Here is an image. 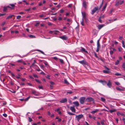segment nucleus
<instances>
[{
    "mask_svg": "<svg viewBox=\"0 0 125 125\" xmlns=\"http://www.w3.org/2000/svg\"><path fill=\"white\" fill-rule=\"evenodd\" d=\"M83 115L82 114L79 115H76L75 117L77 118L78 121H79L80 119H81L83 117Z\"/></svg>",
    "mask_w": 125,
    "mask_h": 125,
    "instance_id": "obj_3",
    "label": "nucleus"
},
{
    "mask_svg": "<svg viewBox=\"0 0 125 125\" xmlns=\"http://www.w3.org/2000/svg\"><path fill=\"white\" fill-rule=\"evenodd\" d=\"M113 9H111L110 10V11L109 12V14L110 15H112V12L113 11Z\"/></svg>",
    "mask_w": 125,
    "mask_h": 125,
    "instance_id": "obj_25",
    "label": "nucleus"
},
{
    "mask_svg": "<svg viewBox=\"0 0 125 125\" xmlns=\"http://www.w3.org/2000/svg\"><path fill=\"white\" fill-rule=\"evenodd\" d=\"M38 87L40 89H43V87L42 86H38Z\"/></svg>",
    "mask_w": 125,
    "mask_h": 125,
    "instance_id": "obj_44",
    "label": "nucleus"
},
{
    "mask_svg": "<svg viewBox=\"0 0 125 125\" xmlns=\"http://www.w3.org/2000/svg\"><path fill=\"white\" fill-rule=\"evenodd\" d=\"M122 67L123 68H124V70H125V63L124 62L123 63Z\"/></svg>",
    "mask_w": 125,
    "mask_h": 125,
    "instance_id": "obj_28",
    "label": "nucleus"
},
{
    "mask_svg": "<svg viewBox=\"0 0 125 125\" xmlns=\"http://www.w3.org/2000/svg\"><path fill=\"white\" fill-rule=\"evenodd\" d=\"M116 110L115 109H113L112 110H110L109 111L111 113H112L113 112H114L116 111Z\"/></svg>",
    "mask_w": 125,
    "mask_h": 125,
    "instance_id": "obj_22",
    "label": "nucleus"
},
{
    "mask_svg": "<svg viewBox=\"0 0 125 125\" xmlns=\"http://www.w3.org/2000/svg\"><path fill=\"white\" fill-rule=\"evenodd\" d=\"M106 69L107 70H104L103 71V72L104 73H110L109 69L108 68L106 67Z\"/></svg>",
    "mask_w": 125,
    "mask_h": 125,
    "instance_id": "obj_7",
    "label": "nucleus"
},
{
    "mask_svg": "<svg viewBox=\"0 0 125 125\" xmlns=\"http://www.w3.org/2000/svg\"><path fill=\"white\" fill-rule=\"evenodd\" d=\"M21 16L20 15H18L17 17V19H19L21 18Z\"/></svg>",
    "mask_w": 125,
    "mask_h": 125,
    "instance_id": "obj_48",
    "label": "nucleus"
},
{
    "mask_svg": "<svg viewBox=\"0 0 125 125\" xmlns=\"http://www.w3.org/2000/svg\"><path fill=\"white\" fill-rule=\"evenodd\" d=\"M3 115L4 117H6L7 116V115L6 114H3Z\"/></svg>",
    "mask_w": 125,
    "mask_h": 125,
    "instance_id": "obj_53",
    "label": "nucleus"
},
{
    "mask_svg": "<svg viewBox=\"0 0 125 125\" xmlns=\"http://www.w3.org/2000/svg\"><path fill=\"white\" fill-rule=\"evenodd\" d=\"M67 101V99L66 98H65L62 99L60 102V103H64L66 102Z\"/></svg>",
    "mask_w": 125,
    "mask_h": 125,
    "instance_id": "obj_11",
    "label": "nucleus"
},
{
    "mask_svg": "<svg viewBox=\"0 0 125 125\" xmlns=\"http://www.w3.org/2000/svg\"><path fill=\"white\" fill-rule=\"evenodd\" d=\"M81 24L82 26H84V24L83 22V20H82V21H81Z\"/></svg>",
    "mask_w": 125,
    "mask_h": 125,
    "instance_id": "obj_43",
    "label": "nucleus"
},
{
    "mask_svg": "<svg viewBox=\"0 0 125 125\" xmlns=\"http://www.w3.org/2000/svg\"><path fill=\"white\" fill-rule=\"evenodd\" d=\"M32 93L34 94L35 96H38L39 95V94L38 93H36V91L34 90H33L32 91Z\"/></svg>",
    "mask_w": 125,
    "mask_h": 125,
    "instance_id": "obj_14",
    "label": "nucleus"
},
{
    "mask_svg": "<svg viewBox=\"0 0 125 125\" xmlns=\"http://www.w3.org/2000/svg\"><path fill=\"white\" fill-rule=\"evenodd\" d=\"M21 80L22 81H24L26 80V79L25 78H22L21 79Z\"/></svg>",
    "mask_w": 125,
    "mask_h": 125,
    "instance_id": "obj_61",
    "label": "nucleus"
},
{
    "mask_svg": "<svg viewBox=\"0 0 125 125\" xmlns=\"http://www.w3.org/2000/svg\"><path fill=\"white\" fill-rule=\"evenodd\" d=\"M123 0L121 1L119 0L117 1L116 2L115 5L116 6H117L119 5H121L123 3Z\"/></svg>",
    "mask_w": 125,
    "mask_h": 125,
    "instance_id": "obj_4",
    "label": "nucleus"
},
{
    "mask_svg": "<svg viewBox=\"0 0 125 125\" xmlns=\"http://www.w3.org/2000/svg\"><path fill=\"white\" fill-rule=\"evenodd\" d=\"M35 80L37 82L39 83H41V82L38 80L36 79Z\"/></svg>",
    "mask_w": 125,
    "mask_h": 125,
    "instance_id": "obj_39",
    "label": "nucleus"
},
{
    "mask_svg": "<svg viewBox=\"0 0 125 125\" xmlns=\"http://www.w3.org/2000/svg\"><path fill=\"white\" fill-rule=\"evenodd\" d=\"M85 99V98L84 97H82L80 98L79 99V101L81 104H83L84 102Z\"/></svg>",
    "mask_w": 125,
    "mask_h": 125,
    "instance_id": "obj_1",
    "label": "nucleus"
},
{
    "mask_svg": "<svg viewBox=\"0 0 125 125\" xmlns=\"http://www.w3.org/2000/svg\"><path fill=\"white\" fill-rule=\"evenodd\" d=\"M53 31H49V33L51 34H53Z\"/></svg>",
    "mask_w": 125,
    "mask_h": 125,
    "instance_id": "obj_56",
    "label": "nucleus"
},
{
    "mask_svg": "<svg viewBox=\"0 0 125 125\" xmlns=\"http://www.w3.org/2000/svg\"><path fill=\"white\" fill-rule=\"evenodd\" d=\"M60 32L58 31H53V32L52 34H58Z\"/></svg>",
    "mask_w": 125,
    "mask_h": 125,
    "instance_id": "obj_19",
    "label": "nucleus"
},
{
    "mask_svg": "<svg viewBox=\"0 0 125 125\" xmlns=\"http://www.w3.org/2000/svg\"><path fill=\"white\" fill-rule=\"evenodd\" d=\"M60 62H61V63H63V61L62 59H60Z\"/></svg>",
    "mask_w": 125,
    "mask_h": 125,
    "instance_id": "obj_58",
    "label": "nucleus"
},
{
    "mask_svg": "<svg viewBox=\"0 0 125 125\" xmlns=\"http://www.w3.org/2000/svg\"><path fill=\"white\" fill-rule=\"evenodd\" d=\"M107 86L109 87L110 88L112 86V82L110 81V80H109L108 81V83L107 84Z\"/></svg>",
    "mask_w": 125,
    "mask_h": 125,
    "instance_id": "obj_8",
    "label": "nucleus"
},
{
    "mask_svg": "<svg viewBox=\"0 0 125 125\" xmlns=\"http://www.w3.org/2000/svg\"><path fill=\"white\" fill-rule=\"evenodd\" d=\"M93 98L90 97H88L86 99L85 101L86 102H89L92 101H93Z\"/></svg>",
    "mask_w": 125,
    "mask_h": 125,
    "instance_id": "obj_5",
    "label": "nucleus"
},
{
    "mask_svg": "<svg viewBox=\"0 0 125 125\" xmlns=\"http://www.w3.org/2000/svg\"><path fill=\"white\" fill-rule=\"evenodd\" d=\"M64 83H66L67 84H69V82H68V81L66 80V79L64 80Z\"/></svg>",
    "mask_w": 125,
    "mask_h": 125,
    "instance_id": "obj_30",
    "label": "nucleus"
},
{
    "mask_svg": "<svg viewBox=\"0 0 125 125\" xmlns=\"http://www.w3.org/2000/svg\"><path fill=\"white\" fill-rule=\"evenodd\" d=\"M73 104L76 106H78L79 105V104L78 102L77 101L74 102L73 103Z\"/></svg>",
    "mask_w": 125,
    "mask_h": 125,
    "instance_id": "obj_18",
    "label": "nucleus"
},
{
    "mask_svg": "<svg viewBox=\"0 0 125 125\" xmlns=\"http://www.w3.org/2000/svg\"><path fill=\"white\" fill-rule=\"evenodd\" d=\"M115 75L116 76H118L121 75V74L119 73H115Z\"/></svg>",
    "mask_w": 125,
    "mask_h": 125,
    "instance_id": "obj_38",
    "label": "nucleus"
},
{
    "mask_svg": "<svg viewBox=\"0 0 125 125\" xmlns=\"http://www.w3.org/2000/svg\"><path fill=\"white\" fill-rule=\"evenodd\" d=\"M43 16H44V15L43 14H42L41 15H40L39 16V17L41 18L43 17Z\"/></svg>",
    "mask_w": 125,
    "mask_h": 125,
    "instance_id": "obj_62",
    "label": "nucleus"
},
{
    "mask_svg": "<svg viewBox=\"0 0 125 125\" xmlns=\"http://www.w3.org/2000/svg\"><path fill=\"white\" fill-rule=\"evenodd\" d=\"M37 51H38L40 52H41V53H42V54H44V53L42 51L39 50H37Z\"/></svg>",
    "mask_w": 125,
    "mask_h": 125,
    "instance_id": "obj_40",
    "label": "nucleus"
},
{
    "mask_svg": "<svg viewBox=\"0 0 125 125\" xmlns=\"http://www.w3.org/2000/svg\"><path fill=\"white\" fill-rule=\"evenodd\" d=\"M72 92L71 91H70L69 92H68L67 93V94H72Z\"/></svg>",
    "mask_w": 125,
    "mask_h": 125,
    "instance_id": "obj_63",
    "label": "nucleus"
},
{
    "mask_svg": "<svg viewBox=\"0 0 125 125\" xmlns=\"http://www.w3.org/2000/svg\"><path fill=\"white\" fill-rule=\"evenodd\" d=\"M113 51H110V53L111 55H112L113 54Z\"/></svg>",
    "mask_w": 125,
    "mask_h": 125,
    "instance_id": "obj_55",
    "label": "nucleus"
},
{
    "mask_svg": "<svg viewBox=\"0 0 125 125\" xmlns=\"http://www.w3.org/2000/svg\"><path fill=\"white\" fill-rule=\"evenodd\" d=\"M59 37L63 40H66L68 39V37H67L65 35H63L62 36H60Z\"/></svg>",
    "mask_w": 125,
    "mask_h": 125,
    "instance_id": "obj_6",
    "label": "nucleus"
},
{
    "mask_svg": "<svg viewBox=\"0 0 125 125\" xmlns=\"http://www.w3.org/2000/svg\"><path fill=\"white\" fill-rule=\"evenodd\" d=\"M29 37L31 38H35V37L34 36L32 35H29Z\"/></svg>",
    "mask_w": 125,
    "mask_h": 125,
    "instance_id": "obj_33",
    "label": "nucleus"
},
{
    "mask_svg": "<svg viewBox=\"0 0 125 125\" xmlns=\"http://www.w3.org/2000/svg\"><path fill=\"white\" fill-rule=\"evenodd\" d=\"M81 51L82 52H87V51L85 50V49L81 47Z\"/></svg>",
    "mask_w": 125,
    "mask_h": 125,
    "instance_id": "obj_20",
    "label": "nucleus"
},
{
    "mask_svg": "<svg viewBox=\"0 0 125 125\" xmlns=\"http://www.w3.org/2000/svg\"><path fill=\"white\" fill-rule=\"evenodd\" d=\"M30 97H31L30 96H29L28 97H27V98H25V99H24V101H27L29 100V98H30Z\"/></svg>",
    "mask_w": 125,
    "mask_h": 125,
    "instance_id": "obj_32",
    "label": "nucleus"
},
{
    "mask_svg": "<svg viewBox=\"0 0 125 125\" xmlns=\"http://www.w3.org/2000/svg\"><path fill=\"white\" fill-rule=\"evenodd\" d=\"M13 16V15H10L9 16H8L6 18V19H9L10 18H11Z\"/></svg>",
    "mask_w": 125,
    "mask_h": 125,
    "instance_id": "obj_27",
    "label": "nucleus"
},
{
    "mask_svg": "<svg viewBox=\"0 0 125 125\" xmlns=\"http://www.w3.org/2000/svg\"><path fill=\"white\" fill-rule=\"evenodd\" d=\"M98 21L100 23H102V20H101L100 18H99L98 19Z\"/></svg>",
    "mask_w": 125,
    "mask_h": 125,
    "instance_id": "obj_45",
    "label": "nucleus"
},
{
    "mask_svg": "<svg viewBox=\"0 0 125 125\" xmlns=\"http://www.w3.org/2000/svg\"><path fill=\"white\" fill-rule=\"evenodd\" d=\"M105 25L104 24H100L98 25V28L99 30L101 28L104 26Z\"/></svg>",
    "mask_w": 125,
    "mask_h": 125,
    "instance_id": "obj_12",
    "label": "nucleus"
},
{
    "mask_svg": "<svg viewBox=\"0 0 125 125\" xmlns=\"http://www.w3.org/2000/svg\"><path fill=\"white\" fill-rule=\"evenodd\" d=\"M47 9V8L46 7H43V10H46Z\"/></svg>",
    "mask_w": 125,
    "mask_h": 125,
    "instance_id": "obj_51",
    "label": "nucleus"
},
{
    "mask_svg": "<svg viewBox=\"0 0 125 125\" xmlns=\"http://www.w3.org/2000/svg\"><path fill=\"white\" fill-rule=\"evenodd\" d=\"M11 75H12V76L13 78L14 79H15V75H14V74H13V73H11Z\"/></svg>",
    "mask_w": 125,
    "mask_h": 125,
    "instance_id": "obj_36",
    "label": "nucleus"
},
{
    "mask_svg": "<svg viewBox=\"0 0 125 125\" xmlns=\"http://www.w3.org/2000/svg\"><path fill=\"white\" fill-rule=\"evenodd\" d=\"M101 100L103 102H104L105 101V99L103 97H101Z\"/></svg>",
    "mask_w": 125,
    "mask_h": 125,
    "instance_id": "obj_42",
    "label": "nucleus"
},
{
    "mask_svg": "<svg viewBox=\"0 0 125 125\" xmlns=\"http://www.w3.org/2000/svg\"><path fill=\"white\" fill-rule=\"evenodd\" d=\"M33 76L35 77L38 78V77L37 75L36 74H34L33 75Z\"/></svg>",
    "mask_w": 125,
    "mask_h": 125,
    "instance_id": "obj_49",
    "label": "nucleus"
},
{
    "mask_svg": "<svg viewBox=\"0 0 125 125\" xmlns=\"http://www.w3.org/2000/svg\"><path fill=\"white\" fill-rule=\"evenodd\" d=\"M98 8L97 7H95L92 10L91 14H93L94 13L96 12V11L98 10Z\"/></svg>",
    "mask_w": 125,
    "mask_h": 125,
    "instance_id": "obj_10",
    "label": "nucleus"
},
{
    "mask_svg": "<svg viewBox=\"0 0 125 125\" xmlns=\"http://www.w3.org/2000/svg\"><path fill=\"white\" fill-rule=\"evenodd\" d=\"M78 62L82 64H86V61L84 60L79 61Z\"/></svg>",
    "mask_w": 125,
    "mask_h": 125,
    "instance_id": "obj_15",
    "label": "nucleus"
},
{
    "mask_svg": "<svg viewBox=\"0 0 125 125\" xmlns=\"http://www.w3.org/2000/svg\"><path fill=\"white\" fill-rule=\"evenodd\" d=\"M88 116H89V117L90 118H93L92 116L90 114H89Z\"/></svg>",
    "mask_w": 125,
    "mask_h": 125,
    "instance_id": "obj_54",
    "label": "nucleus"
},
{
    "mask_svg": "<svg viewBox=\"0 0 125 125\" xmlns=\"http://www.w3.org/2000/svg\"><path fill=\"white\" fill-rule=\"evenodd\" d=\"M82 14V20H84L86 21H87V19L86 17V13L84 12H81Z\"/></svg>",
    "mask_w": 125,
    "mask_h": 125,
    "instance_id": "obj_2",
    "label": "nucleus"
},
{
    "mask_svg": "<svg viewBox=\"0 0 125 125\" xmlns=\"http://www.w3.org/2000/svg\"><path fill=\"white\" fill-rule=\"evenodd\" d=\"M115 83L116 85H120V83L117 82H115Z\"/></svg>",
    "mask_w": 125,
    "mask_h": 125,
    "instance_id": "obj_35",
    "label": "nucleus"
},
{
    "mask_svg": "<svg viewBox=\"0 0 125 125\" xmlns=\"http://www.w3.org/2000/svg\"><path fill=\"white\" fill-rule=\"evenodd\" d=\"M64 12V10L62 9H61L60 10V12L62 13Z\"/></svg>",
    "mask_w": 125,
    "mask_h": 125,
    "instance_id": "obj_60",
    "label": "nucleus"
},
{
    "mask_svg": "<svg viewBox=\"0 0 125 125\" xmlns=\"http://www.w3.org/2000/svg\"><path fill=\"white\" fill-rule=\"evenodd\" d=\"M122 47L125 48V42L124 41L122 40Z\"/></svg>",
    "mask_w": 125,
    "mask_h": 125,
    "instance_id": "obj_23",
    "label": "nucleus"
},
{
    "mask_svg": "<svg viewBox=\"0 0 125 125\" xmlns=\"http://www.w3.org/2000/svg\"><path fill=\"white\" fill-rule=\"evenodd\" d=\"M100 46H97V49L96 50V51L97 52H98L99 51L100 48Z\"/></svg>",
    "mask_w": 125,
    "mask_h": 125,
    "instance_id": "obj_26",
    "label": "nucleus"
},
{
    "mask_svg": "<svg viewBox=\"0 0 125 125\" xmlns=\"http://www.w3.org/2000/svg\"><path fill=\"white\" fill-rule=\"evenodd\" d=\"M28 118H29V122H31L32 121V119L31 118V117H29Z\"/></svg>",
    "mask_w": 125,
    "mask_h": 125,
    "instance_id": "obj_47",
    "label": "nucleus"
},
{
    "mask_svg": "<svg viewBox=\"0 0 125 125\" xmlns=\"http://www.w3.org/2000/svg\"><path fill=\"white\" fill-rule=\"evenodd\" d=\"M40 67L42 69H43L44 68L43 66L42 65H40Z\"/></svg>",
    "mask_w": 125,
    "mask_h": 125,
    "instance_id": "obj_57",
    "label": "nucleus"
},
{
    "mask_svg": "<svg viewBox=\"0 0 125 125\" xmlns=\"http://www.w3.org/2000/svg\"><path fill=\"white\" fill-rule=\"evenodd\" d=\"M31 10V8H29L28 9H25V10L26 11H29L30 10Z\"/></svg>",
    "mask_w": 125,
    "mask_h": 125,
    "instance_id": "obj_50",
    "label": "nucleus"
},
{
    "mask_svg": "<svg viewBox=\"0 0 125 125\" xmlns=\"http://www.w3.org/2000/svg\"><path fill=\"white\" fill-rule=\"evenodd\" d=\"M101 123L102 125H104V124L103 121H101Z\"/></svg>",
    "mask_w": 125,
    "mask_h": 125,
    "instance_id": "obj_64",
    "label": "nucleus"
},
{
    "mask_svg": "<svg viewBox=\"0 0 125 125\" xmlns=\"http://www.w3.org/2000/svg\"><path fill=\"white\" fill-rule=\"evenodd\" d=\"M119 61L118 60H117V61L115 63V65H117L119 64Z\"/></svg>",
    "mask_w": 125,
    "mask_h": 125,
    "instance_id": "obj_37",
    "label": "nucleus"
},
{
    "mask_svg": "<svg viewBox=\"0 0 125 125\" xmlns=\"http://www.w3.org/2000/svg\"><path fill=\"white\" fill-rule=\"evenodd\" d=\"M117 115L118 116H119L120 115H121L123 116H125V115L124 114L120 113L119 112H117Z\"/></svg>",
    "mask_w": 125,
    "mask_h": 125,
    "instance_id": "obj_21",
    "label": "nucleus"
},
{
    "mask_svg": "<svg viewBox=\"0 0 125 125\" xmlns=\"http://www.w3.org/2000/svg\"><path fill=\"white\" fill-rule=\"evenodd\" d=\"M99 40H98L97 42V46H100V43L99 42Z\"/></svg>",
    "mask_w": 125,
    "mask_h": 125,
    "instance_id": "obj_34",
    "label": "nucleus"
},
{
    "mask_svg": "<svg viewBox=\"0 0 125 125\" xmlns=\"http://www.w3.org/2000/svg\"><path fill=\"white\" fill-rule=\"evenodd\" d=\"M116 88L117 90L119 91H123L124 89V88H120L118 86L116 87Z\"/></svg>",
    "mask_w": 125,
    "mask_h": 125,
    "instance_id": "obj_13",
    "label": "nucleus"
},
{
    "mask_svg": "<svg viewBox=\"0 0 125 125\" xmlns=\"http://www.w3.org/2000/svg\"><path fill=\"white\" fill-rule=\"evenodd\" d=\"M10 6H11L12 8H13L15 6L13 4H10Z\"/></svg>",
    "mask_w": 125,
    "mask_h": 125,
    "instance_id": "obj_52",
    "label": "nucleus"
},
{
    "mask_svg": "<svg viewBox=\"0 0 125 125\" xmlns=\"http://www.w3.org/2000/svg\"><path fill=\"white\" fill-rule=\"evenodd\" d=\"M83 7L85 8H86V3L85 2H83Z\"/></svg>",
    "mask_w": 125,
    "mask_h": 125,
    "instance_id": "obj_24",
    "label": "nucleus"
},
{
    "mask_svg": "<svg viewBox=\"0 0 125 125\" xmlns=\"http://www.w3.org/2000/svg\"><path fill=\"white\" fill-rule=\"evenodd\" d=\"M122 49L121 47H119L118 48V50L119 52H121L122 51Z\"/></svg>",
    "mask_w": 125,
    "mask_h": 125,
    "instance_id": "obj_41",
    "label": "nucleus"
},
{
    "mask_svg": "<svg viewBox=\"0 0 125 125\" xmlns=\"http://www.w3.org/2000/svg\"><path fill=\"white\" fill-rule=\"evenodd\" d=\"M5 22H3L1 24V25L2 26H3L5 24Z\"/></svg>",
    "mask_w": 125,
    "mask_h": 125,
    "instance_id": "obj_59",
    "label": "nucleus"
},
{
    "mask_svg": "<svg viewBox=\"0 0 125 125\" xmlns=\"http://www.w3.org/2000/svg\"><path fill=\"white\" fill-rule=\"evenodd\" d=\"M99 111V110L98 109H96L92 111L91 112V113L93 114H94L95 113Z\"/></svg>",
    "mask_w": 125,
    "mask_h": 125,
    "instance_id": "obj_16",
    "label": "nucleus"
},
{
    "mask_svg": "<svg viewBox=\"0 0 125 125\" xmlns=\"http://www.w3.org/2000/svg\"><path fill=\"white\" fill-rule=\"evenodd\" d=\"M7 10V8L6 7H4L3 8V10L4 11H6Z\"/></svg>",
    "mask_w": 125,
    "mask_h": 125,
    "instance_id": "obj_46",
    "label": "nucleus"
},
{
    "mask_svg": "<svg viewBox=\"0 0 125 125\" xmlns=\"http://www.w3.org/2000/svg\"><path fill=\"white\" fill-rule=\"evenodd\" d=\"M107 3H106L105 4V5L104 6V7H103V8L102 10H104V9H105V8L106 7L107 5Z\"/></svg>",
    "mask_w": 125,
    "mask_h": 125,
    "instance_id": "obj_29",
    "label": "nucleus"
},
{
    "mask_svg": "<svg viewBox=\"0 0 125 125\" xmlns=\"http://www.w3.org/2000/svg\"><path fill=\"white\" fill-rule=\"evenodd\" d=\"M99 82L102 83L104 85H105L107 83V82L105 81L100 80Z\"/></svg>",
    "mask_w": 125,
    "mask_h": 125,
    "instance_id": "obj_17",
    "label": "nucleus"
},
{
    "mask_svg": "<svg viewBox=\"0 0 125 125\" xmlns=\"http://www.w3.org/2000/svg\"><path fill=\"white\" fill-rule=\"evenodd\" d=\"M70 110L73 112H75V109L74 106H71L70 107Z\"/></svg>",
    "mask_w": 125,
    "mask_h": 125,
    "instance_id": "obj_9",
    "label": "nucleus"
},
{
    "mask_svg": "<svg viewBox=\"0 0 125 125\" xmlns=\"http://www.w3.org/2000/svg\"><path fill=\"white\" fill-rule=\"evenodd\" d=\"M67 113L68 114L71 115H75L74 114L72 113L71 112H68Z\"/></svg>",
    "mask_w": 125,
    "mask_h": 125,
    "instance_id": "obj_31",
    "label": "nucleus"
}]
</instances>
